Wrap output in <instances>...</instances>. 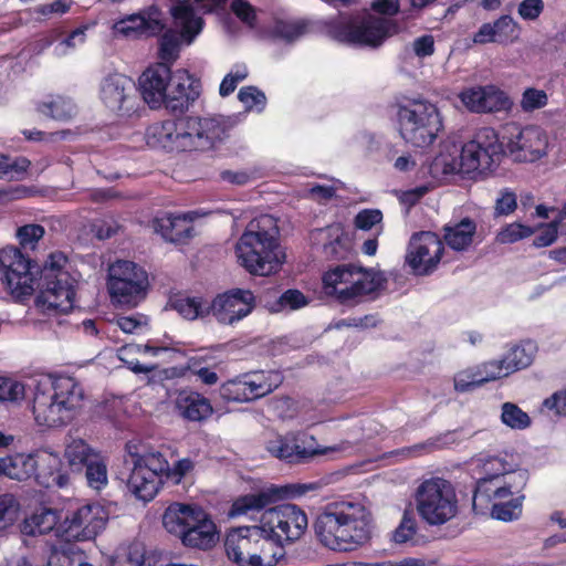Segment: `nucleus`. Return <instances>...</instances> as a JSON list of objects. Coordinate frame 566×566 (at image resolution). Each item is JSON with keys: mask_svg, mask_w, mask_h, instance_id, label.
Instances as JSON below:
<instances>
[{"mask_svg": "<svg viewBox=\"0 0 566 566\" xmlns=\"http://www.w3.org/2000/svg\"><path fill=\"white\" fill-rule=\"evenodd\" d=\"M61 261H65L62 254H51L38 279V264L19 248L8 245L0 250V281L15 302L28 300L38 289L35 303L43 312L66 314L74 307L77 281L62 269Z\"/></svg>", "mask_w": 566, "mask_h": 566, "instance_id": "nucleus-1", "label": "nucleus"}, {"mask_svg": "<svg viewBox=\"0 0 566 566\" xmlns=\"http://www.w3.org/2000/svg\"><path fill=\"white\" fill-rule=\"evenodd\" d=\"M233 120L222 115L181 116L149 125L146 143L167 153L205 151L229 137Z\"/></svg>", "mask_w": 566, "mask_h": 566, "instance_id": "nucleus-2", "label": "nucleus"}, {"mask_svg": "<svg viewBox=\"0 0 566 566\" xmlns=\"http://www.w3.org/2000/svg\"><path fill=\"white\" fill-rule=\"evenodd\" d=\"M317 541L326 548L354 552L368 544L373 536V516L359 502L328 503L314 522Z\"/></svg>", "mask_w": 566, "mask_h": 566, "instance_id": "nucleus-3", "label": "nucleus"}, {"mask_svg": "<svg viewBox=\"0 0 566 566\" xmlns=\"http://www.w3.org/2000/svg\"><path fill=\"white\" fill-rule=\"evenodd\" d=\"M279 235L277 220L271 214L251 220L235 245L240 264L252 275L276 273L285 259L280 251Z\"/></svg>", "mask_w": 566, "mask_h": 566, "instance_id": "nucleus-4", "label": "nucleus"}, {"mask_svg": "<svg viewBox=\"0 0 566 566\" xmlns=\"http://www.w3.org/2000/svg\"><path fill=\"white\" fill-rule=\"evenodd\" d=\"M83 399V389L74 377H54L50 391L36 390L34 395V419L39 426H65L74 418V411L81 407Z\"/></svg>", "mask_w": 566, "mask_h": 566, "instance_id": "nucleus-5", "label": "nucleus"}, {"mask_svg": "<svg viewBox=\"0 0 566 566\" xmlns=\"http://www.w3.org/2000/svg\"><path fill=\"white\" fill-rule=\"evenodd\" d=\"M163 525L186 547L207 551L212 548L218 539L214 522L198 505L171 503L164 512Z\"/></svg>", "mask_w": 566, "mask_h": 566, "instance_id": "nucleus-6", "label": "nucleus"}, {"mask_svg": "<svg viewBox=\"0 0 566 566\" xmlns=\"http://www.w3.org/2000/svg\"><path fill=\"white\" fill-rule=\"evenodd\" d=\"M509 482L499 484L483 482L479 489H474L472 507L475 513H483L490 509L491 516L503 522H512L522 515L525 500L524 489L527 485L530 474L517 473L507 478Z\"/></svg>", "mask_w": 566, "mask_h": 566, "instance_id": "nucleus-7", "label": "nucleus"}, {"mask_svg": "<svg viewBox=\"0 0 566 566\" xmlns=\"http://www.w3.org/2000/svg\"><path fill=\"white\" fill-rule=\"evenodd\" d=\"M398 23L389 18L365 14L340 18L326 24L327 34L340 42L359 46L378 48L398 33Z\"/></svg>", "mask_w": 566, "mask_h": 566, "instance_id": "nucleus-8", "label": "nucleus"}, {"mask_svg": "<svg viewBox=\"0 0 566 566\" xmlns=\"http://www.w3.org/2000/svg\"><path fill=\"white\" fill-rule=\"evenodd\" d=\"M399 133L413 147L424 148L434 143L443 129L438 107L427 99H408L397 111Z\"/></svg>", "mask_w": 566, "mask_h": 566, "instance_id": "nucleus-9", "label": "nucleus"}, {"mask_svg": "<svg viewBox=\"0 0 566 566\" xmlns=\"http://www.w3.org/2000/svg\"><path fill=\"white\" fill-rule=\"evenodd\" d=\"M416 511L429 526H440L458 514V496L453 484L443 478L423 480L415 491Z\"/></svg>", "mask_w": 566, "mask_h": 566, "instance_id": "nucleus-10", "label": "nucleus"}, {"mask_svg": "<svg viewBox=\"0 0 566 566\" xmlns=\"http://www.w3.org/2000/svg\"><path fill=\"white\" fill-rule=\"evenodd\" d=\"M326 294L336 295L342 304L369 295L380 289V279L371 271L354 264L338 265L323 275Z\"/></svg>", "mask_w": 566, "mask_h": 566, "instance_id": "nucleus-11", "label": "nucleus"}, {"mask_svg": "<svg viewBox=\"0 0 566 566\" xmlns=\"http://www.w3.org/2000/svg\"><path fill=\"white\" fill-rule=\"evenodd\" d=\"M283 381L280 370L253 369L223 381L219 395L227 402H252L275 391Z\"/></svg>", "mask_w": 566, "mask_h": 566, "instance_id": "nucleus-12", "label": "nucleus"}, {"mask_svg": "<svg viewBox=\"0 0 566 566\" xmlns=\"http://www.w3.org/2000/svg\"><path fill=\"white\" fill-rule=\"evenodd\" d=\"M148 286L147 272L135 262L118 260L111 266L107 289L114 304L136 307L146 298Z\"/></svg>", "mask_w": 566, "mask_h": 566, "instance_id": "nucleus-13", "label": "nucleus"}, {"mask_svg": "<svg viewBox=\"0 0 566 566\" xmlns=\"http://www.w3.org/2000/svg\"><path fill=\"white\" fill-rule=\"evenodd\" d=\"M505 155L504 143L492 127L478 129L460 153V168L463 174L493 171Z\"/></svg>", "mask_w": 566, "mask_h": 566, "instance_id": "nucleus-14", "label": "nucleus"}, {"mask_svg": "<svg viewBox=\"0 0 566 566\" xmlns=\"http://www.w3.org/2000/svg\"><path fill=\"white\" fill-rule=\"evenodd\" d=\"M133 468L126 486L137 500L149 502L160 490L168 461L160 452L132 454Z\"/></svg>", "mask_w": 566, "mask_h": 566, "instance_id": "nucleus-15", "label": "nucleus"}, {"mask_svg": "<svg viewBox=\"0 0 566 566\" xmlns=\"http://www.w3.org/2000/svg\"><path fill=\"white\" fill-rule=\"evenodd\" d=\"M264 530L285 545L298 541L306 532L308 518L304 510L295 504H279L266 509L260 518Z\"/></svg>", "mask_w": 566, "mask_h": 566, "instance_id": "nucleus-16", "label": "nucleus"}, {"mask_svg": "<svg viewBox=\"0 0 566 566\" xmlns=\"http://www.w3.org/2000/svg\"><path fill=\"white\" fill-rule=\"evenodd\" d=\"M505 154L517 163H535L547 153V137L537 126L509 125L503 136Z\"/></svg>", "mask_w": 566, "mask_h": 566, "instance_id": "nucleus-17", "label": "nucleus"}, {"mask_svg": "<svg viewBox=\"0 0 566 566\" xmlns=\"http://www.w3.org/2000/svg\"><path fill=\"white\" fill-rule=\"evenodd\" d=\"M317 483H289L271 485L260 492L241 495L234 500L230 509L231 516L244 515L251 511H261L277 501L298 499L318 489Z\"/></svg>", "mask_w": 566, "mask_h": 566, "instance_id": "nucleus-18", "label": "nucleus"}, {"mask_svg": "<svg viewBox=\"0 0 566 566\" xmlns=\"http://www.w3.org/2000/svg\"><path fill=\"white\" fill-rule=\"evenodd\" d=\"M99 94L105 107L118 116H129L139 106L137 85L129 76L120 73L104 77Z\"/></svg>", "mask_w": 566, "mask_h": 566, "instance_id": "nucleus-19", "label": "nucleus"}, {"mask_svg": "<svg viewBox=\"0 0 566 566\" xmlns=\"http://www.w3.org/2000/svg\"><path fill=\"white\" fill-rule=\"evenodd\" d=\"M443 252L444 243L440 237L422 231L411 237L406 261L415 274L428 275L437 269Z\"/></svg>", "mask_w": 566, "mask_h": 566, "instance_id": "nucleus-20", "label": "nucleus"}, {"mask_svg": "<svg viewBox=\"0 0 566 566\" xmlns=\"http://www.w3.org/2000/svg\"><path fill=\"white\" fill-rule=\"evenodd\" d=\"M108 521L107 511L97 503L85 504L72 511L64 520V533L70 539H94Z\"/></svg>", "mask_w": 566, "mask_h": 566, "instance_id": "nucleus-21", "label": "nucleus"}, {"mask_svg": "<svg viewBox=\"0 0 566 566\" xmlns=\"http://www.w3.org/2000/svg\"><path fill=\"white\" fill-rule=\"evenodd\" d=\"M254 306L255 297L250 290L232 289L218 294L210 303L209 308L220 324L233 325L247 317Z\"/></svg>", "mask_w": 566, "mask_h": 566, "instance_id": "nucleus-22", "label": "nucleus"}, {"mask_svg": "<svg viewBox=\"0 0 566 566\" xmlns=\"http://www.w3.org/2000/svg\"><path fill=\"white\" fill-rule=\"evenodd\" d=\"M266 532L260 522L258 525L239 526L228 532L224 548L228 558L238 566H253L261 534Z\"/></svg>", "mask_w": 566, "mask_h": 566, "instance_id": "nucleus-23", "label": "nucleus"}, {"mask_svg": "<svg viewBox=\"0 0 566 566\" xmlns=\"http://www.w3.org/2000/svg\"><path fill=\"white\" fill-rule=\"evenodd\" d=\"M459 98L473 113H496L509 111L512 106L509 96L494 85L464 88Z\"/></svg>", "mask_w": 566, "mask_h": 566, "instance_id": "nucleus-24", "label": "nucleus"}, {"mask_svg": "<svg viewBox=\"0 0 566 566\" xmlns=\"http://www.w3.org/2000/svg\"><path fill=\"white\" fill-rule=\"evenodd\" d=\"M172 82L171 70L165 63L147 67L138 78V92L150 108H159Z\"/></svg>", "mask_w": 566, "mask_h": 566, "instance_id": "nucleus-25", "label": "nucleus"}, {"mask_svg": "<svg viewBox=\"0 0 566 566\" xmlns=\"http://www.w3.org/2000/svg\"><path fill=\"white\" fill-rule=\"evenodd\" d=\"M537 350L538 347L535 340L523 339L511 346L503 358L490 360L491 364L495 365L494 373L496 374L497 379L507 377L513 373L531 366Z\"/></svg>", "mask_w": 566, "mask_h": 566, "instance_id": "nucleus-26", "label": "nucleus"}, {"mask_svg": "<svg viewBox=\"0 0 566 566\" xmlns=\"http://www.w3.org/2000/svg\"><path fill=\"white\" fill-rule=\"evenodd\" d=\"M200 96V83L188 74L172 80L163 105L174 114H184Z\"/></svg>", "mask_w": 566, "mask_h": 566, "instance_id": "nucleus-27", "label": "nucleus"}, {"mask_svg": "<svg viewBox=\"0 0 566 566\" xmlns=\"http://www.w3.org/2000/svg\"><path fill=\"white\" fill-rule=\"evenodd\" d=\"M520 34L518 24L509 14H503L494 22L483 23L479 30L473 34L472 41L474 44H509L513 43Z\"/></svg>", "mask_w": 566, "mask_h": 566, "instance_id": "nucleus-28", "label": "nucleus"}, {"mask_svg": "<svg viewBox=\"0 0 566 566\" xmlns=\"http://www.w3.org/2000/svg\"><path fill=\"white\" fill-rule=\"evenodd\" d=\"M36 471L33 478L39 485L50 488H63L69 483V474L63 470L61 458L56 453L35 452Z\"/></svg>", "mask_w": 566, "mask_h": 566, "instance_id": "nucleus-29", "label": "nucleus"}, {"mask_svg": "<svg viewBox=\"0 0 566 566\" xmlns=\"http://www.w3.org/2000/svg\"><path fill=\"white\" fill-rule=\"evenodd\" d=\"M191 219L186 216H174L165 213L156 217L153 221V227L166 241L176 244H185L193 237V227Z\"/></svg>", "mask_w": 566, "mask_h": 566, "instance_id": "nucleus-30", "label": "nucleus"}, {"mask_svg": "<svg viewBox=\"0 0 566 566\" xmlns=\"http://www.w3.org/2000/svg\"><path fill=\"white\" fill-rule=\"evenodd\" d=\"M170 15L174 24L180 29V38L191 43L201 32L205 21L196 14L195 8L185 0L176 1L170 8Z\"/></svg>", "mask_w": 566, "mask_h": 566, "instance_id": "nucleus-31", "label": "nucleus"}, {"mask_svg": "<svg viewBox=\"0 0 566 566\" xmlns=\"http://www.w3.org/2000/svg\"><path fill=\"white\" fill-rule=\"evenodd\" d=\"M176 408L182 418L192 422L203 421L213 412L210 400L193 390L179 391L176 398Z\"/></svg>", "mask_w": 566, "mask_h": 566, "instance_id": "nucleus-32", "label": "nucleus"}, {"mask_svg": "<svg viewBox=\"0 0 566 566\" xmlns=\"http://www.w3.org/2000/svg\"><path fill=\"white\" fill-rule=\"evenodd\" d=\"M323 233L326 239L323 243V254L327 260L344 261L352 255V239L340 224L328 226Z\"/></svg>", "mask_w": 566, "mask_h": 566, "instance_id": "nucleus-33", "label": "nucleus"}, {"mask_svg": "<svg viewBox=\"0 0 566 566\" xmlns=\"http://www.w3.org/2000/svg\"><path fill=\"white\" fill-rule=\"evenodd\" d=\"M494 364L491 361L482 363L478 366L467 368L459 371L453 379L454 389L458 392L472 391L482 385L496 380V374L494 373Z\"/></svg>", "mask_w": 566, "mask_h": 566, "instance_id": "nucleus-34", "label": "nucleus"}, {"mask_svg": "<svg viewBox=\"0 0 566 566\" xmlns=\"http://www.w3.org/2000/svg\"><path fill=\"white\" fill-rule=\"evenodd\" d=\"M443 243L454 251H465L472 243L476 233V223L471 218H463L453 224L443 227Z\"/></svg>", "mask_w": 566, "mask_h": 566, "instance_id": "nucleus-35", "label": "nucleus"}, {"mask_svg": "<svg viewBox=\"0 0 566 566\" xmlns=\"http://www.w3.org/2000/svg\"><path fill=\"white\" fill-rule=\"evenodd\" d=\"M266 450L273 457L284 460L287 463H303L314 452L301 447L294 438L276 436L266 442Z\"/></svg>", "mask_w": 566, "mask_h": 566, "instance_id": "nucleus-36", "label": "nucleus"}, {"mask_svg": "<svg viewBox=\"0 0 566 566\" xmlns=\"http://www.w3.org/2000/svg\"><path fill=\"white\" fill-rule=\"evenodd\" d=\"M482 471L484 475L476 480L474 489H479L483 482L496 481L499 484H503V482H509L507 478H511L513 474L528 473L525 469H513V465L504 458L496 455L489 457L483 461Z\"/></svg>", "mask_w": 566, "mask_h": 566, "instance_id": "nucleus-37", "label": "nucleus"}, {"mask_svg": "<svg viewBox=\"0 0 566 566\" xmlns=\"http://www.w3.org/2000/svg\"><path fill=\"white\" fill-rule=\"evenodd\" d=\"M285 544L269 532L261 534L253 566H276L285 557Z\"/></svg>", "mask_w": 566, "mask_h": 566, "instance_id": "nucleus-38", "label": "nucleus"}, {"mask_svg": "<svg viewBox=\"0 0 566 566\" xmlns=\"http://www.w3.org/2000/svg\"><path fill=\"white\" fill-rule=\"evenodd\" d=\"M170 305L182 317L190 321L206 317L211 313L209 308L210 303L205 301L201 296L177 295L170 300Z\"/></svg>", "mask_w": 566, "mask_h": 566, "instance_id": "nucleus-39", "label": "nucleus"}, {"mask_svg": "<svg viewBox=\"0 0 566 566\" xmlns=\"http://www.w3.org/2000/svg\"><path fill=\"white\" fill-rule=\"evenodd\" d=\"M101 452L95 451L85 440L74 439L65 448V458L74 471H81Z\"/></svg>", "mask_w": 566, "mask_h": 566, "instance_id": "nucleus-40", "label": "nucleus"}, {"mask_svg": "<svg viewBox=\"0 0 566 566\" xmlns=\"http://www.w3.org/2000/svg\"><path fill=\"white\" fill-rule=\"evenodd\" d=\"M36 471L35 453H15L8 457L7 476L17 481L33 478Z\"/></svg>", "mask_w": 566, "mask_h": 566, "instance_id": "nucleus-41", "label": "nucleus"}, {"mask_svg": "<svg viewBox=\"0 0 566 566\" xmlns=\"http://www.w3.org/2000/svg\"><path fill=\"white\" fill-rule=\"evenodd\" d=\"M36 111L55 120H69L75 115L76 107L71 99L55 96L46 102L39 103Z\"/></svg>", "mask_w": 566, "mask_h": 566, "instance_id": "nucleus-42", "label": "nucleus"}, {"mask_svg": "<svg viewBox=\"0 0 566 566\" xmlns=\"http://www.w3.org/2000/svg\"><path fill=\"white\" fill-rule=\"evenodd\" d=\"M84 469L87 485L91 489L95 491H101L107 485V462L102 454L95 457V459L92 462H90L86 467H84Z\"/></svg>", "mask_w": 566, "mask_h": 566, "instance_id": "nucleus-43", "label": "nucleus"}, {"mask_svg": "<svg viewBox=\"0 0 566 566\" xmlns=\"http://www.w3.org/2000/svg\"><path fill=\"white\" fill-rule=\"evenodd\" d=\"M31 161L25 157L11 158L8 155L0 153V179H23L27 174Z\"/></svg>", "mask_w": 566, "mask_h": 566, "instance_id": "nucleus-44", "label": "nucleus"}, {"mask_svg": "<svg viewBox=\"0 0 566 566\" xmlns=\"http://www.w3.org/2000/svg\"><path fill=\"white\" fill-rule=\"evenodd\" d=\"M56 524V514L52 510H44L33 514L24 526V533L35 536L51 532Z\"/></svg>", "mask_w": 566, "mask_h": 566, "instance_id": "nucleus-45", "label": "nucleus"}, {"mask_svg": "<svg viewBox=\"0 0 566 566\" xmlns=\"http://www.w3.org/2000/svg\"><path fill=\"white\" fill-rule=\"evenodd\" d=\"M501 420L505 426L517 430L528 428L532 422L530 416L513 402L503 403Z\"/></svg>", "mask_w": 566, "mask_h": 566, "instance_id": "nucleus-46", "label": "nucleus"}, {"mask_svg": "<svg viewBox=\"0 0 566 566\" xmlns=\"http://www.w3.org/2000/svg\"><path fill=\"white\" fill-rule=\"evenodd\" d=\"M305 32L306 24L303 22L277 20L272 28L271 34L275 39L291 43L301 38Z\"/></svg>", "mask_w": 566, "mask_h": 566, "instance_id": "nucleus-47", "label": "nucleus"}, {"mask_svg": "<svg viewBox=\"0 0 566 566\" xmlns=\"http://www.w3.org/2000/svg\"><path fill=\"white\" fill-rule=\"evenodd\" d=\"M534 233L530 226L512 222L503 227L496 234V241L501 244L515 243L522 239L528 238Z\"/></svg>", "mask_w": 566, "mask_h": 566, "instance_id": "nucleus-48", "label": "nucleus"}, {"mask_svg": "<svg viewBox=\"0 0 566 566\" xmlns=\"http://www.w3.org/2000/svg\"><path fill=\"white\" fill-rule=\"evenodd\" d=\"M180 34L174 30L166 31L159 39V57L165 62H174L178 57Z\"/></svg>", "mask_w": 566, "mask_h": 566, "instance_id": "nucleus-49", "label": "nucleus"}, {"mask_svg": "<svg viewBox=\"0 0 566 566\" xmlns=\"http://www.w3.org/2000/svg\"><path fill=\"white\" fill-rule=\"evenodd\" d=\"M238 98L248 111L256 108L258 112H262L266 105L265 94L252 85L241 87Z\"/></svg>", "mask_w": 566, "mask_h": 566, "instance_id": "nucleus-50", "label": "nucleus"}, {"mask_svg": "<svg viewBox=\"0 0 566 566\" xmlns=\"http://www.w3.org/2000/svg\"><path fill=\"white\" fill-rule=\"evenodd\" d=\"M417 533V521L410 513L405 512L399 525L392 532V541L397 544H405L412 539Z\"/></svg>", "mask_w": 566, "mask_h": 566, "instance_id": "nucleus-51", "label": "nucleus"}, {"mask_svg": "<svg viewBox=\"0 0 566 566\" xmlns=\"http://www.w3.org/2000/svg\"><path fill=\"white\" fill-rule=\"evenodd\" d=\"M517 208V196L515 191L510 188H503L499 191V196L494 203V214L510 216Z\"/></svg>", "mask_w": 566, "mask_h": 566, "instance_id": "nucleus-52", "label": "nucleus"}, {"mask_svg": "<svg viewBox=\"0 0 566 566\" xmlns=\"http://www.w3.org/2000/svg\"><path fill=\"white\" fill-rule=\"evenodd\" d=\"M45 231L40 224L31 223L22 226L17 231V237L22 248L34 249L40 239L43 238Z\"/></svg>", "mask_w": 566, "mask_h": 566, "instance_id": "nucleus-53", "label": "nucleus"}, {"mask_svg": "<svg viewBox=\"0 0 566 566\" xmlns=\"http://www.w3.org/2000/svg\"><path fill=\"white\" fill-rule=\"evenodd\" d=\"M24 396V386L11 378L0 377V402L18 401Z\"/></svg>", "mask_w": 566, "mask_h": 566, "instance_id": "nucleus-54", "label": "nucleus"}, {"mask_svg": "<svg viewBox=\"0 0 566 566\" xmlns=\"http://www.w3.org/2000/svg\"><path fill=\"white\" fill-rule=\"evenodd\" d=\"M547 101V94L543 90L530 87L522 95L521 106L524 111L531 112L546 106Z\"/></svg>", "mask_w": 566, "mask_h": 566, "instance_id": "nucleus-55", "label": "nucleus"}, {"mask_svg": "<svg viewBox=\"0 0 566 566\" xmlns=\"http://www.w3.org/2000/svg\"><path fill=\"white\" fill-rule=\"evenodd\" d=\"M307 303L306 296L300 290L289 289L280 295L276 311L283 308L298 310Z\"/></svg>", "mask_w": 566, "mask_h": 566, "instance_id": "nucleus-56", "label": "nucleus"}, {"mask_svg": "<svg viewBox=\"0 0 566 566\" xmlns=\"http://www.w3.org/2000/svg\"><path fill=\"white\" fill-rule=\"evenodd\" d=\"M560 223V219L555 218L549 223L543 224L541 233L533 240V245L536 248H546L552 245L558 238Z\"/></svg>", "mask_w": 566, "mask_h": 566, "instance_id": "nucleus-57", "label": "nucleus"}, {"mask_svg": "<svg viewBox=\"0 0 566 566\" xmlns=\"http://www.w3.org/2000/svg\"><path fill=\"white\" fill-rule=\"evenodd\" d=\"M195 461L190 458L180 459L174 463L172 468L168 465L164 476L172 480L175 483H180L185 476L195 470Z\"/></svg>", "mask_w": 566, "mask_h": 566, "instance_id": "nucleus-58", "label": "nucleus"}, {"mask_svg": "<svg viewBox=\"0 0 566 566\" xmlns=\"http://www.w3.org/2000/svg\"><path fill=\"white\" fill-rule=\"evenodd\" d=\"M231 10L238 19L249 27H254L256 23V12L253 6L245 0H233Z\"/></svg>", "mask_w": 566, "mask_h": 566, "instance_id": "nucleus-59", "label": "nucleus"}, {"mask_svg": "<svg viewBox=\"0 0 566 566\" xmlns=\"http://www.w3.org/2000/svg\"><path fill=\"white\" fill-rule=\"evenodd\" d=\"M247 76H248V71L245 67L238 69L235 72L231 71L230 73H228L220 83V86H219L220 96L227 97L230 94H232L235 91L238 84L241 81L245 80Z\"/></svg>", "mask_w": 566, "mask_h": 566, "instance_id": "nucleus-60", "label": "nucleus"}, {"mask_svg": "<svg viewBox=\"0 0 566 566\" xmlns=\"http://www.w3.org/2000/svg\"><path fill=\"white\" fill-rule=\"evenodd\" d=\"M120 24L119 31L125 35H142L150 27L149 20L142 15H132L127 21H122Z\"/></svg>", "mask_w": 566, "mask_h": 566, "instance_id": "nucleus-61", "label": "nucleus"}, {"mask_svg": "<svg viewBox=\"0 0 566 566\" xmlns=\"http://www.w3.org/2000/svg\"><path fill=\"white\" fill-rule=\"evenodd\" d=\"M382 220V213L378 209H364L355 217V227L360 230H370Z\"/></svg>", "mask_w": 566, "mask_h": 566, "instance_id": "nucleus-62", "label": "nucleus"}, {"mask_svg": "<svg viewBox=\"0 0 566 566\" xmlns=\"http://www.w3.org/2000/svg\"><path fill=\"white\" fill-rule=\"evenodd\" d=\"M544 11L543 0H523L517 8V13L523 20L534 21Z\"/></svg>", "mask_w": 566, "mask_h": 566, "instance_id": "nucleus-63", "label": "nucleus"}, {"mask_svg": "<svg viewBox=\"0 0 566 566\" xmlns=\"http://www.w3.org/2000/svg\"><path fill=\"white\" fill-rule=\"evenodd\" d=\"M350 566H424V562L419 558L406 557L397 562H353Z\"/></svg>", "mask_w": 566, "mask_h": 566, "instance_id": "nucleus-64", "label": "nucleus"}]
</instances>
